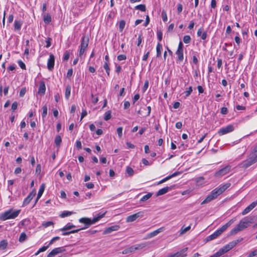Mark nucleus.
<instances>
[{
    "label": "nucleus",
    "mask_w": 257,
    "mask_h": 257,
    "mask_svg": "<svg viewBox=\"0 0 257 257\" xmlns=\"http://www.w3.org/2000/svg\"><path fill=\"white\" fill-rule=\"evenodd\" d=\"M257 255V249L251 251L250 253L248 254L247 257H253Z\"/></svg>",
    "instance_id": "nucleus-50"
},
{
    "label": "nucleus",
    "mask_w": 257,
    "mask_h": 257,
    "mask_svg": "<svg viewBox=\"0 0 257 257\" xmlns=\"http://www.w3.org/2000/svg\"><path fill=\"white\" fill-rule=\"evenodd\" d=\"M22 22L21 21L15 20L14 23V28L15 31H19L21 29Z\"/></svg>",
    "instance_id": "nucleus-22"
},
{
    "label": "nucleus",
    "mask_w": 257,
    "mask_h": 257,
    "mask_svg": "<svg viewBox=\"0 0 257 257\" xmlns=\"http://www.w3.org/2000/svg\"><path fill=\"white\" fill-rule=\"evenodd\" d=\"M171 189V188L169 187H166L163 188H162L158 191V192L157 193L156 196H160V195L165 194L166 193H167Z\"/></svg>",
    "instance_id": "nucleus-19"
},
{
    "label": "nucleus",
    "mask_w": 257,
    "mask_h": 257,
    "mask_svg": "<svg viewBox=\"0 0 257 257\" xmlns=\"http://www.w3.org/2000/svg\"><path fill=\"white\" fill-rule=\"evenodd\" d=\"M236 36L234 38V40L238 45L241 43V39L239 37L238 33H236Z\"/></svg>",
    "instance_id": "nucleus-48"
},
{
    "label": "nucleus",
    "mask_w": 257,
    "mask_h": 257,
    "mask_svg": "<svg viewBox=\"0 0 257 257\" xmlns=\"http://www.w3.org/2000/svg\"><path fill=\"white\" fill-rule=\"evenodd\" d=\"M42 109H43V112L42 114V116L43 119H44L46 116V115L47 114V111H48L47 106L46 105H45L44 106H43Z\"/></svg>",
    "instance_id": "nucleus-36"
},
{
    "label": "nucleus",
    "mask_w": 257,
    "mask_h": 257,
    "mask_svg": "<svg viewBox=\"0 0 257 257\" xmlns=\"http://www.w3.org/2000/svg\"><path fill=\"white\" fill-rule=\"evenodd\" d=\"M18 63L19 65V66L22 69H24V70H25L26 69V65L25 64V63L21 60H19L18 61Z\"/></svg>",
    "instance_id": "nucleus-46"
},
{
    "label": "nucleus",
    "mask_w": 257,
    "mask_h": 257,
    "mask_svg": "<svg viewBox=\"0 0 257 257\" xmlns=\"http://www.w3.org/2000/svg\"><path fill=\"white\" fill-rule=\"evenodd\" d=\"M257 162V148L255 146L252 151L249 154L246 160L239 164V167L247 168Z\"/></svg>",
    "instance_id": "nucleus-1"
},
{
    "label": "nucleus",
    "mask_w": 257,
    "mask_h": 257,
    "mask_svg": "<svg viewBox=\"0 0 257 257\" xmlns=\"http://www.w3.org/2000/svg\"><path fill=\"white\" fill-rule=\"evenodd\" d=\"M55 57L53 54H50L47 61V67L49 70H52L54 66Z\"/></svg>",
    "instance_id": "nucleus-12"
},
{
    "label": "nucleus",
    "mask_w": 257,
    "mask_h": 257,
    "mask_svg": "<svg viewBox=\"0 0 257 257\" xmlns=\"http://www.w3.org/2000/svg\"><path fill=\"white\" fill-rule=\"evenodd\" d=\"M153 195L152 193H148L147 194L144 195L141 199L140 202H145L150 199Z\"/></svg>",
    "instance_id": "nucleus-30"
},
{
    "label": "nucleus",
    "mask_w": 257,
    "mask_h": 257,
    "mask_svg": "<svg viewBox=\"0 0 257 257\" xmlns=\"http://www.w3.org/2000/svg\"><path fill=\"white\" fill-rule=\"evenodd\" d=\"M125 22L124 20H121L119 23V31L122 32L125 27Z\"/></svg>",
    "instance_id": "nucleus-34"
},
{
    "label": "nucleus",
    "mask_w": 257,
    "mask_h": 257,
    "mask_svg": "<svg viewBox=\"0 0 257 257\" xmlns=\"http://www.w3.org/2000/svg\"><path fill=\"white\" fill-rule=\"evenodd\" d=\"M161 17L162 18V20L164 22H167L168 20V17L167 15V13L165 11L163 10L162 11L161 13Z\"/></svg>",
    "instance_id": "nucleus-40"
},
{
    "label": "nucleus",
    "mask_w": 257,
    "mask_h": 257,
    "mask_svg": "<svg viewBox=\"0 0 257 257\" xmlns=\"http://www.w3.org/2000/svg\"><path fill=\"white\" fill-rule=\"evenodd\" d=\"M257 205L256 202H252L249 205L246 207L242 212L241 214L244 215L249 212L253 209Z\"/></svg>",
    "instance_id": "nucleus-14"
},
{
    "label": "nucleus",
    "mask_w": 257,
    "mask_h": 257,
    "mask_svg": "<svg viewBox=\"0 0 257 257\" xmlns=\"http://www.w3.org/2000/svg\"><path fill=\"white\" fill-rule=\"evenodd\" d=\"M51 41H52V39L50 38H48L47 39V40H46V48H49L51 46Z\"/></svg>",
    "instance_id": "nucleus-49"
},
{
    "label": "nucleus",
    "mask_w": 257,
    "mask_h": 257,
    "mask_svg": "<svg viewBox=\"0 0 257 257\" xmlns=\"http://www.w3.org/2000/svg\"><path fill=\"white\" fill-rule=\"evenodd\" d=\"M46 91L45 83L44 81H42L40 82L39 86L38 93L44 94Z\"/></svg>",
    "instance_id": "nucleus-18"
},
{
    "label": "nucleus",
    "mask_w": 257,
    "mask_h": 257,
    "mask_svg": "<svg viewBox=\"0 0 257 257\" xmlns=\"http://www.w3.org/2000/svg\"><path fill=\"white\" fill-rule=\"evenodd\" d=\"M191 226L189 225L186 227H182L180 230V234H183L190 230Z\"/></svg>",
    "instance_id": "nucleus-41"
},
{
    "label": "nucleus",
    "mask_w": 257,
    "mask_h": 257,
    "mask_svg": "<svg viewBox=\"0 0 257 257\" xmlns=\"http://www.w3.org/2000/svg\"><path fill=\"white\" fill-rule=\"evenodd\" d=\"M157 37H158L159 41L160 42L161 41V40L162 39V37H163V34H162V32L160 31H158L157 32Z\"/></svg>",
    "instance_id": "nucleus-53"
},
{
    "label": "nucleus",
    "mask_w": 257,
    "mask_h": 257,
    "mask_svg": "<svg viewBox=\"0 0 257 257\" xmlns=\"http://www.w3.org/2000/svg\"><path fill=\"white\" fill-rule=\"evenodd\" d=\"M75 146L78 150H80L82 148L81 143L79 140L76 141Z\"/></svg>",
    "instance_id": "nucleus-55"
},
{
    "label": "nucleus",
    "mask_w": 257,
    "mask_h": 257,
    "mask_svg": "<svg viewBox=\"0 0 257 257\" xmlns=\"http://www.w3.org/2000/svg\"><path fill=\"white\" fill-rule=\"evenodd\" d=\"M20 212V209L14 210L13 208H10L0 214V219L5 221L8 219H15L18 216Z\"/></svg>",
    "instance_id": "nucleus-4"
},
{
    "label": "nucleus",
    "mask_w": 257,
    "mask_h": 257,
    "mask_svg": "<svg viewBox=\"0 0 257 257\" xmlns=\"http://www.w3.org/2000/svg\"><path fill=\"white\" fill-rule=\"evenodd\" d=\"M119 229V226L118 225H113L110 226L108 228H105L103 231V234H106L110 233L114 231H116Z\"/></svg>",
    "instance_id": "nucleus-17"
},
{
    "label": "nucleus",
    "mask_w": 257,
    "mask_h": 257,
    "mask_svg": "<svg viewBox=\"0 0 257 257\" xmlns=\"http://www.w3.org/2000/svg\"><path fill=\"white\" fill-rule=\"evenodd\" d=\"M126 172L129 176H132L134 175V170L130 167H127L126 168Z\"/></svg>",
    "instance_id": "nucleus-37"
},
{
    "label": "nucleus",
    "mask_w": 257,
    "mask_h": 257,
    "mask_svg": "<svg viewBox=\"0 0 257 257\" xmlns=\"http://www.w3.org/2000/svg\"><path fill=\"white\" fill-rule=\"evenodd\" d=\"M89 43V39L88 37L85 36H83L81 38V44H80V48L83 49H86L88 47Z\"/></svg>",
    "instance_id": "nucleus-15"
},
{
    "label": "nucleus",
    "mask_w": 257,
    "mask_h": 257,
    "mask_svg": "<svg viewBox=\"0 0 257 257\" xmlns=\"http://www.w3.org/2000/svg\"><path fill=\"white\" fill-rule=\"evenodd\" d=\"M242 239L239 240H236L232 241L230 242H229L228 244L224 246L223 247L220 248L219 250L221 254L222 255L224 253L227 252L230 249H231L232 248H233L238 243H239Z\"/></svg>",
    "instance_id": "nucleus-7"
},
{
    "label": "nucleus",
    "mask_w": 257,
    "mask_h": 257,
    "mask_svg": "<svg viewBox=\"0 0 257 257\" xmlns=\"http://www.w3.org/2000/svg\"><path fill=\"white\" fill-rule=\"evenodd\" d=\"M122 127H119L117 128V133L118 134V136L119 138H121L122 136Z\"/></svg>",
    "instance_id": "nucleus-45"
},
{
    "label": "nucleus",
    "mask_w": 257,
    "mask_h": 257,
    "mask_svg": "<svg viewBox=\"0 0 257 257\" xmlns=\"http://www.w3.org/2000/svg\"><path fill=\"white\" fill-rule=\"evenodd\" d=\"M231 170V166L227 165L225 167L220 169L219 171L215 173V176L216 177H220L227 174Z\"/></svg>",
    "instance_id": "nucleus-9"
},
{
    "label": "nucleus",
    "mask_w": 257,
    "mask_h": 257,
    "mask_svg": "<svg viewBox=\"0 0 257 257\" xmlns=\"http://www.w3.org/2000/svg\"><path fill=\"white\" fill-rule=\"evenodd\" d=\"M230 185V183H226L224 185H220L218 187L213 189L210 193L214 199L222 194Z\"/></svg>",
    "instance_id": "nucleus-6"
},
{
    "label": "nucleus",
    "mask_w": 257,
    "mask_h": 257,
    "mask_svg": "<svg viewBox=\"0 0 257 257\" xmlns=\"http://www.w3.org/2000/svg\"><path fill=\"white\" fill-rule=\"evenodd\" d=\"M227 111H228V110H227V108L226 107H223L221 109V113L222 114H226L227 113Z\"/></svg>",
    "instance_id": "nucleus-62"
},
{
    "label": "nucleus",
    "mask_w": 257,
    "mask_h": 257,
    "mask_svg": "<svg viewBox=\"0 0 257 257\" xmlns=\"http://www.w3.org/2000/svg\"><path fill=\"white\" fill-rule=\"evenodd\" d=\"M191 37L189 35H185L183 37V42L185 44H189L191 42Z\"/></svg>",
    "instance_id": "nucleus-39"
},
{
    "label": "nucleus",
    "mask_w": 257,
    "mask_h": 257,
    "mask_svg": "<svg viewBox=\"0 0 257 257\" xmlns=\"http://www.w3.org/2000/svg\"><path fill=\"white\" fill-rule=\"evenodd\" d=\"M142 163L146 166L150 165L151 163H149V162L146 160V159H143L142 160Z\"/></svg>",
    "instance_id": "nucleus-63"
},
{
    "label": "nucleus",
    "mask_w": 257,
    "mask_h": 257,
    "mask_svg": "<svg viewBox=\"0 0 257 257\" xmlns=\"http://www.w3.org/2000/svg\"><path fill=\"white\" fill-rule=\"evenodd\" d=\"M176 54L178 56V59L180 61H182L183 60V49H177L176 51Z\"/></svg>",
    "instance_id": "nucleus-23"
},
{
    "label": "nucleus",
    "mask_w": 257,
    "mask_h": 257,
    "mask_svg": "<svg viewBox=\"0 0 257 257\" xmlns=\"http://www.w3.org/2000/svg\"><path fill=\"white\" fill-rule=\"evenodd\" d=\"M54 224V223L52 221H47V222H44L42 223V226L44 227L45 228H46L48 226H50L51 225H52Z\"/></svg>",
    "instance_id": "nucleus-44"
},
{
    "label": "nucleus",
    "mask_w": 257,
    "mask_h": 257,
    "mask_svg": "<svg viewBox=\"0 0 257 257\" xmlns=\"http://www.w3.org/2000/svg\"><path fill=\"white\" fill-rule=\"evenodd\" d=\"M250 222L249 221L247 217L243 218L240 220L239 222L236 226L230 230L229 235H233L238 232L243 230L247 228Z\"/></svg>",
    "instance_id": "nucleus-3"
},
{
    "label": "nucleus",
    "mask_w": 257,
    "mask_h": 257,
    "mask_svg": "<svg viewBox=\"0 0 257 257\" xmlns=\"http://www.w3.org/2000/svg\"><path fill=\"white\" fill-rule=\"evenodd\" d=\"M105 213H99L97 215V216L94 217L93 219H90L87 217H82L79 219V221L80 223H84L87 226L86 228L90 225L95 223L96 222L99 221L101 218L104 217Z\"/></svg>",
    "instance_id": "nucleus-5"
},
{
    "label": "nucleus",
    "mask_w": 257,
    "mask_h": 257,
    "mask_svg": "<svg viewBox=\"0 0 257 257\" xmlns=\"http://www.w3.org/2000/svg\"><path fill=\"white\" fill-rule=\"evenodd\" d=\"M111 112L110 110L107 111L104 114V119L107 121L110 119L111 116Z\"/></svg>",
    "instance_id": "nucleus-33"
},
{
    "label": "nucleus",
    "mask_w": 257,
    "mask_h": 257,
    "mask_svg": "<svg viewBox=\"0 0 257 257\" xmlns=\"http://www.w3.org/2000/svg\"><path fill=\"white\" fill-rule=\"evenodd\" d=\"M26 92V88H23L21 89L20 91V96L23 97L25 94Z\"/></svg>",
    "instance_id": "nucleus-54"
},
{
    "label": "nucleus",
    "mask_w": 257,
    "mask_h": 257,
    "mask_svg": "<svg viewBox=\"0 0 257 257\" xmlns=\"http://www.w3.org/2000/svg\"><path fill=\"white\" fill-rule=\"evenodd\" d=\"M73 214V212L69 211H64L62 212V213L60 215V216L62 218H64L65 217L70 216Z\"/></svg>",
    "instance_id": "nucleus-31"
},
{
    "label": "nucleus",
    "mask_w": 257,
    "mask_h": 257,
    "mask_svg": "<svg viewBox=\"0 0 257 257\" xmlns=\"http://www.w3.org/2000/svg\"><path fill=\"white\" fill-rule=\"evenodd\" d=\"M139 98L140 95L139 94H135L133 99V103L134 104L136 102V101H137Z\"/></svg>",
    "instance_id": "nucleus-59"
},
{
    "label": "nucleus",
    "mask_w": 257,
    "mask_h": 257,
    "mask_svg": "<svg viewBox=\"0 0 257 257\" xmlns=\"http://www.w3.org/2000/svg\"><path fill=\"white\" fill-rule=\"evenodd\" d=\"M75 227V225H74L73 224H72L71 223H67L63 228H60V230L63 231H65V230H69V229H70L72 228H74Z\"/></svg>",
    "instance_id": "nucleus-27"
},
{
    "label": "nucleus",
    "mask_w": 257,
    "mask_h": 257,
    "mask_svg": "<svg viewBox=\"0 0 257 257\" xmlns=\"http://www.w3.org/2000/svg\"><path fill=\"white\" fill-rule=\"evenodd\" d=\"M49 247V245L48 244L47 246H44L41 248H39V252H41L45 251L47 250V249Z\"/></svg>",
    "instance_id": "nucleus-57"
},
{
    "label": "nucleus",
    "mask_w": 257,
    "mask_h": 257,
    "mask_svg": "<svg viewBox=\"0 0 257 257\" xmlns=\"http://www.w3.org/2000/svg\"><path fill=\"white\" fill-rule=\"evenodd\" d=\"M43 20L45 24H48L51 22V17L49 14H45L43 15Z\"/></svg>",
    "instance_id": "nucleus-24"
},
{
    "label": "nucleus",
    "mask_w": 257,
    "mask_h": 257,
    "mask_svg": "<svg viewBox=\"0 0 257 257\" xmlns=\"http://www.w3.org/2000/svg\"><path fill=\"white\" fill-rule=\"evenodd\" d=\"M8 246V242L6 240L4 239L0 242V249L4 250Z\"/></svg>",
    "instance_id": "nucleus-29"
},
{
    "label": "nucleus",
    "mask_w": 257,
    "mask_h": 257,
    "mask_svg": "<svg viewBox=\"0 0 257 257\" xmlns=\"http://www.w3.org/2000/svg\"><path fill=\"white\" fill-rule=\"evenodd\" d=\"M69 56H70L69 52L68 51H66L64 54L63 60L67 61L69 58Z\"/></svg>",
    "instance_id": "nucleus-47"
},
{
    "label": "nucleus",
    "mask_w": 257,
    "mask_h": 257,
    "mask_svg": "<svg viewBox=\"0 0 257 257\" xmlns=\"http://www.w3.org/2000/svg\"><path fill=\"white\" fill-rule=\"evenodd\" d=\"M236 221V218L234 217L229 220L226 223L222 225L221 227L216 230L213 233L207 237V241L211 240L216 238L222 232L225 231L232 223Z\"/></svg>",
    "instance_id": "nucleus-2"
},
{
    "label": "nucleus",
    "mask_w": 257,
    "mask_h": 257,
    "mask_svg": "<svg viewBox=\"0 0 257 257\" xmlns=\"http://www.w3.org/2000/svg\"><path fill=\"white\" fill-rule=\"evenodd\" d=\"M143 40V38L142 35H139L138 38V41H137V46H140V45L141 44Z\"/></svg>",
    "instance_id": "nucleus-51"
},
{
    "label": "nucleus",
    "mask_w": 257,
    "mask_h": 257,
    "mask_svg": "<svg viewBox=\"0 0 257 257\" xmlns=\"http://www.w3.org/2000/svg\"><path fill=\"white\" fill-rule=\"evenodd\" d=\"M27 237L26 234L25 232H22L20 235L19 241L20 242H23L26 240Z\"/></svg>",
    "instance_id": "nucleus-32"
},
{
    "label": "nucleus",
    "mask_w": 257,
    "mask_h": 257,
    "mask_svg": "<svg viewBox=\"0 0 257 257\" xmlns=\"http://www.w3.org/2000/svg\"><path fill=\"white\" fill-rule=\"evenodd\" d=\"M73 74V69L72 68L68 69L67 73V77L68 78H69L72 76Z\"/></svg>",
    "instance_id": "nucleus-58"
},
{
    "label": "nucleus",
    "mask_w": 257,
    "mask_h": 257,
    "mask_svg": "<svg viewBox=\"0 0 257 257\" xmlns=\"http://www.w3.org/2000/svg\"><path fill=\"white\" fill-rule=\"evenodd\" d=\"M165 230V228L164 227H161L156 230H154L146 235L144 239H147L149 238H152L156 235H157L160 232H163Z\"/></svg>",
    "instance_id": "nucleus-11"
},
{
    "label": "nucleus",
    "mask_w": 257,
    "mask_h": 257,
    "mask_svg": "<svg viewBox=\"0 0 257 257\" xmlns=\"http://www.w3.org/2000/svg\"><path fill=\"white\" fill-rule=\"evenodd\" d=\"M182 10H183L182 5L180 4H178L177 5V12H178V14L180 13L182 11Z\"/></svg>",
    "instance_id": "nucleus-61"
},
{
    "label": "nucleus",
    "mask_w": 257,
    "mask_h": 257,
    "mask_svg": "<svg viewBox=\"0 0 257 257\" xmlns=\"http://www.w3.org/2000/svg\"><path fill=\"white\" fill-rule=\"evenodd\" d=\"M86 187L88 189H92L94 185L92 183H88L85 184Z\"/></svg>",
    "instance_id": "nucleus-60"
},
{
    "label": "nucleus",
    "mask_w": 257,
    "mask_h": 257,
    "mask_svg": "<svg viewBox=\"0 0 257 257\" xmlns=\"http://www.w3.org/2000/svg\"><path fill=\"white\" fill-rule=\"evenodd\" d=\"M103 68L105 70L107 75H109L110 69H109V67L108 66V64L107 62H105V63L103 65Z\"/></svg>",
    "instance_id": "nucleus-42"
},
{
    "label": "nucleus",
    "mask_w": 257,
    "mask_h": 257,
    "mask_svg": "<svg viewBox=\"0 0 257 257\" xmlns=\"http://www.w3.org/2000/svg\"><path fill=\"white\" fill-rule=\"evenodd\" d=\"M221 255H222V254H221L220 252L219 251V250H218V251H217L216 253H215L214 254H213V255L210 256L209 257H219Z\"/></svg>",
    "instance_id": "nucleus-64"
},
{
    "label": "nucleus",
    "mask_w": 257,
    "mask_h": 257,
    "mask_svg": "<svg viewBox=\"0 0 257 257\" xmlns=\"http://www.w3.org/2000/svg\"><path fill=\"white\" fill-rule=\"evenodd\" d=\"M234 130V126L232 124H229L225 127L220 128L218 131V134L219 136L224 135L233 132Z\"/></svg>",
    "instance_id": "nucleus-8"
},
{
    "label": "nucleus",
    "mask_w": 257,
    "mask_h": 257,
    "mask_svg": "<svg viewBox=\"0 0 257 257\" xmlns=\"http://www.w3.org/2000/svg\"><path fill=\"white\" fill-rule=\"evenodd\" d=\"M192 92V86H190L184 92V93L185 94V97L189 96L191 94Z\"/></svg>",
    "instance_id": "nucleus-43"
},
{
    "label": "nucleus",
    "mask_w": 257,
    "mask_h": 257,
    "mask_svg": "<svg viewBox=\"0 0 257 257\" xmlns=\"http://www.w3.org/2000/svg\"><path fill=\"white\" fill-rule=\"evenodd\" d=\"M136 10H139L142 12H145L146 11V6L145 5H139L135 7Z\"/></svg>",
    "instance_id": "nucleus-38"
},
{
    "label": "nucleus",
    "mask_w": 257,
    "mask_h": 257,
    "mask_svg": "<svg viewBox=\"0 0 257 257\" xmlns=\"http://www.w3.org/2000/svg\"><path fill=\"white\" fill-rule=\"evenodd\" d=\"M148 86H149V81L148 80H146L145 82V83H144V86L143 88V91L144 92H145L148 88Z\"/></svg>",
    "instance_id": "nucleus-56"
},
{
    "label": "nucleus",
    "mask_w": 257,
    "mask_h": 257,
    "mask_svg": "<svg viewBox=\"0 0 257 257\" xmlns=\"http://www.w3.org/2000/svg\"><path fill=\"white\" fill-rule=\"evenodd\" d=\"M144 212L143 211H140L135 214L127 216L126 218L127 222H132L136 220L139 218H141L144 216Z\"/></svg>",
    "instance_id": "nucleus-10"
},
{
    "label": "nucleus",
    "mask_w": 257,
    "mask_h": 257,
    "mask_svg": "<svg viewBox=\"0 0 257 257\" xmlns=\"http://www.w3.org/2000/svg\"><path fill=\"white\" fill-rule=\"evenodd\" d=\"M151 244V242H142L141 243L136 244L134 245L135 250H141L146 247V246H148Z\"/></svg>",
    "instance_id": "nucleus-16"
},
{
    "label": "nucleus",
    "mask_w": 257,
    "mask_h": 257,
    "mask_svg": "<svg viewBox=\"0 0 257 257\" xmlns=\"http://www.w3.org/2000/svg\"><path fill=\"white\" fill-rule=\"evenodd\" d=\"M162 49V45L160 43H158L157 45V47H156L157 57H159L161 56Z\"/></svg>",
    "instance_id": "nucleus-28"
},
{
    "label": "nucleus",
    "mask_w": 257,
    "mask_h": 257,
    "mask_svg": "<svg viewBox=\"0 0 257 257\" xmlns=\"http://www.w3.org/2000/svg\"><path fill=\"white\" fill-rule=\"evenodd\" d=\"M65 251V249L64 247L62 246V247L55 248L51 251H52V254H53L54 255H55L59 253H61Z\"/></svg>",
    "instance_id": "nucleus-20"
},
{
    "label": "nucleus",
    "mask_w": 257,
    "mask_h": 257,
    "mask_svg": "<svg viewBox=\"0 0 257 257\" xmlns=\"http://www.w3.org/2000/svg\"><path fill=\"white\" fill-rule=\"evenodd\" d=\"M71 89V86L69 85L66 86L65 88V97L67 99H68L70 96Z\"/></svg>",
    "instance_id": "nucleus-25"
},
{
    "label": "nucleus",
    "mask_w": 257,
    "mask_h": 257,
    "mask_svg": "<svg viewBox=\"0 0 257 257\" xmlns=\"http://www.w3.org/2000/svg\"><path fill=\"white\" fill-rule=\"evenodd\" d=\"M62 140L60 136H57L56 137L55 139V143L57 147H59L61 143Z\"/></svg>",
    "instance_id": "nucleus-35"
},
{
    "label": "nucleus",
    "mask_w": 257,
    "mask_h": 257,
    "mask_svg": "<svg viewBox=\"0 0 257 257\" xmlns=\"http://www.w3.org/2000/svg\"><path fill=\"white\" fill-rule=\"evenodd\" d=\"M117 60L118 61L124 60L126 59V57L125 55H119L117 56Z\"/></svg>",
    "instance_id": "nucleus-52"
},
{
    "label": "nucleus",
    "mask_w": 257,
    "mask_h": 257,
    "mask_svg": "<svg viewBox=\"0 0 257 257\" xmlns=\"http://www.w3.org/2000/svg\"><path fill=\"white\" fill-rule=\"evenodd\" d=\"M214 199L213 197L212 196L211 194L208 195L206 198L201 202V204H204L209 203L212 200Z\"/></svg>",
    "instance_id": "nucleus-26"
},
{
    "label": "nucleus",
    "mask_w": 257,
    "mask_h": 257,
    "mask_svg": "<svg viewBox=\"0 0 257 257\" xmlns=\"http://www.w3.org/2000/svg\"><path fill=\"white\" fill-rule=\"evenodd\" d=\"M44 189H45V185L44 184H43L41 185V186H40V187L39 188L36 202H37L40 198V197H41V196L42 195V194L44 191Z\"/></svg>",
    "instance_id": "nucleus-21"
},
{
    "label": "nucleus",
    "mask_w": 257,
    "mask_h": 257,
    "mask_svg": "<svg viewBox=\"0 0 257 257\" xmlns=\"http://www.w3.org/2000/svg\"><path fill=\"white\" fill-rule=\"evenodd\" d=\"M36 193V190H33L28 196L24 199L23 201V206H25L28 205L31 200L33 198V197L35 196Z\"/></svg>",
    "instance_id": "nucleus-13"
}]
</instances>
